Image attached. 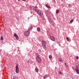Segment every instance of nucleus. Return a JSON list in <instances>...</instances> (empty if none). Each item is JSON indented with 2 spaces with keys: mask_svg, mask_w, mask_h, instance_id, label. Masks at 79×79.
I'll list each match as a JSON object with an SVG mask.
<instances>
[{
  "mask_svg": "<svg viewBox=\"0 0 79 79\" xmlns=\"http://www.w3.org/2000/svg\"><path fill=\"white\" fill-rule=\"evenodd\" d=\"M29 9H30V10H32V6H30Z\"/></svg>",
  "mask_w": 79,
  "mask_h": 79,
  "instance_id": "22",
  "label": "nucleus"
},
{
  "mask_svg": "<svg viewBox=\"0 0 79 79\" xmlns=\"http://www.w3.org/2000/svg\"><path fill=\"white\" fill-rule=\"evenodd\" d=\"M35 70L37 73H38L39 72V69H38V68H35Z\"/></svg>",
  "mask_w": 79,
  "mask_h": 79,
  "instance_id": "16",
  "label": "nucleus"
},
{
  "mask_svg": "<svg viewBox=\"0 0 79 79\" xmlns=\"http://www.w3.org/2000/svg\"><path fill=\"white\" fill-rule=\"evenodd\" d=\"M49 59H52V55H49Z\"/></svg>",
  "mask_w": 79,
  "mask_h": 79,
  "instance_id": "18",
  "label": "nucleus"
},
{
  "mask_svg": "<svg viewBox=\"0 0 79 79\" xmlns=\"http://www.w3.org/2000/svg\"><path fill=\"white\" fill-rule=\"evenodd\" d=\"M51 40L52 41H55V38L53 36H51L50 37Z\"/></svg>",
  "mask_w": 79,
  "mask_h": 79,
  "instance_id": "8",
  "label": "nucleus"
},
{
  "mask_svg": "<svg viewBox=\"0 0 79 79\" xmlns=\"http://www.w3.org/2000/svg\"><path fill=\"white\" fill-rule=\"evenodd\" d=\"M59 12H60V10H57L56 11V14H58L59 13Z\"/></svg>",
  "mask_w": 79,
  "mask_h": 79,
  "instance_id": "14",
  "label": "nucleus"
},
{
  "mask_svg": "<svg viewBox=\"0 0 79 79\" xmlns=\"http://www.w3.org/2000/svg\"><path fill=\"white\" fill-rule=\"evenodd\" d=\"M14 36L15 37L16 40H19V37L18 36V35L16 33L14 34Z\"/></svg>",
  "mask_w": 79,
  "mask_h": 79,
  "instance_id": "7",
  "label": "nucleus"
},
{
  "mask_svg": "<svg viewBox=\"0 0 79 79\" xmlns=\"http://www.w3.org/2000/svg\"><path fill=\"white\" fill-rule=\"evenodd\" d=\"M49 22L50 23V24H51V23H53V21H49Z\"/></svg>",
  "mask_w": 79,
  "mask_h": 79,
  "instance_id": "25",
  "label": "nucleus"
},
{
  "mask_svg": "<svg viewBox=\"0 0 79 79\" xmlns=\"http://www.w3.org/2000/svg\"><path fill=\"white\" fill-rule=\"evenodd\" d=\"M53 2L55 3H56V1L55 0H53Z\"/></svg>",
  "mask_w": 79,
  "mask_h": 79,
  "instance_id": "29",
  "label": "nucleus"
},
{
  "mask_svg": "<svg viewBox=\"0 0 79 79\" xmlns=\"http://www.w3.org/2000/svg\"><path fill=\"white\" fill-rule=\"evenodd\" d=\"M16 76H15L13 77V79H16Z\"/></svg>",
  "mask_w": 79,
  "mask_h": 79,
  "instance_id": "23",
  "label": "nucleus"
},
{
  "mask_svg": "<svg viewBox=\"0 0 79 79\" xmlns=\"http://www.w3.org/2000/svg\"><path fill=\"white\" fill-rule=\"evenodd\" d=\"M35 56H36V57H39V55L38 53H36Z\"/></svg>",
  "mask_w": 79,
  "mask_h": 79,
  "instance_id": "17",
  "label": "nucleus"
},
{
  "mask_svg": "<svg viewBox=\"0 0 79 79\" xmlns=\"http://www.w3.org/2000/svg\"><path fill=\"white\" fill-rule=\"evenodd\" d=\"M36 60L37 61L38 63H40L42 62V59L39 57H36Z\"/></svg>",
  "mask_w": 79,
  "mask_h": 79,
  "instance_id": "5",
  "label": "nucleus"
},
{
  "mask_svg": "<svg viewBox=\"0 0 79 79\" xmlns=\"http://www.w3.org/2000/svg\"><path fill=\"white\" fill-rule=\"evenodd\" d=\"M35 11H36L37 14L40 16H42L43 15V12L42 11L37 9H35Z\"/></svg>",
  "mask_w": 79,
  "mask_h": 79,
  "instance_id": "1",
  "label": "nucleus"
},
{
  "mask_svg": "<svg viewBox=\"0 0 79 79\" xmlns=\"http://www.w3.org/2000/svg\"><path fill=\"white\" fill-rule=\"evenodd\" d=\"M74 21V20L73 19H71V20H70V23H72Z\"/></svg>",
  "mask_w": 79,
  "mask_h": 79,
  "instance_id": "19",
  "label": "nucleus"
},
{
  "mask_svg": "<svg viewBox=\"0 0 79 79\" xmlns=\"http://www.w3.org/2000/svg\"><path fill=\"white\" fill-rule=\"evenodd\" d=\"M37 31L38 32H40V28L39 27L37 28Z\"/></svg>",
  "mask_w": 79,
  "mask_h": 79,
  "instance_id": "12",
  "label": "nucleus"
},
{
  "mask_svg": "<svg viewBox=\"0 0 79 79\" xmlns=\"http://www.w3.org/2000/svg\"><path fill=\"white\" fill-rule=\"evenodd\" d=\"M76 60H78L79 59V57L78 56H77L76 57Z\"/></svg>",
  "mask_w": 79,
  "mask_h": 79,
  "instance_id": "24",
  "label": "nucleus"
},
{
  "mask_svg": "<svg viewBox=\"0 0 79 79\" xmlns=\"http://www.w3.org/2000/svg\"><path fill=\"white\" fill-rule=\"evenodd\" d=\"M50 76V75L48 74H47L45 75L44 77V79H46L47 77H49Z\"/></svg>",
  "mask_w": 79,
  "mask_h": 79,
  "instance_id": "9",
  "label": "nucleus"
},
{
  "mask_svg": "<svg viewBox=\"0 0 79 79\" xmlns=\"http://www.w3.org/2000/svg\"><path fill=\"white\" fill-rule=\"evenodd\" d=\"M45 6H46L47 8H48V9H50V6H48V4L46 5Z\"/></svg>",
  "mask_w": 79,
  "mask_h": 79,
  "instance_id": "11",
  "label": "nucleus"
},
{
  "mask_svg": "<svg viewBox=\"0 0 79 79\" xmlns=\"http://www.w3.org/2000/svg\"><path fill=\"white\" fill-rule=\"evenodd\" d=\"M1 40H3V37L2 36H1Z\"/></svg>",
  "mask_w": 79,
  "mask_h": 79,
  "instance_id": "20",
  "label": "nucleus"
},
{
  "mask_svg": "<svg viewBox=\"0 0 79 79\" xmlns=\"http://www.w3.org/2000/svg\"><path fill=\"white\" fill-rule=\"evenodd\" d=\"M33 10H35V9H33Z\"/></svg>",
  "mask_w": 79,
  "mask_h": 79,
  "instance_id": "33",
  "label": "nucleus"
},
{
  "mask_svg": "<svg viewBox=\"0 0 79 79\" xmlns=\"http://www.w3.org/2000/svg\"><path fill=\"white\" fill-rule=\"evenodd\" d=\"M35 8H37V6H35Z\"/></svg>",
  "mask_w": 79,
  "mask_h": 79,
  "instance_id": "30",
  "label": "nucleus"
},
{
  "mask_svg": "<svg viewBox=\"0 0 79 79\" xmlns=\"http://www.w3.org/2000/svg\"><path fill=\"white\" fill-rule=\"evenodd\" d=\"M59 61H60V62H63V59L60 58L59 59Z\"/></svg>",
  "mask_w": 79,
  "mask_h": 79,
  "instance_id": "13",
  "label": "nucleus"
},
{
  "mask_svg": "<svg viewBox=\"0 0 79 79\" xmlns=\"http://www.w3.org/2000/svg\"><path fill=\"white\" fill-rule=\"evenodd\" d=\"M55 69H57V68H56V67H55Z\"/></svg>",
  "mask_w": 79,
  "mask_h": 79,
  "instance_id": "32",
  "label": "nucleus"
},
{
  "mask_svg": "<svg viewBox=\"0 0 79 79\" xmlns=\"http://www.w3.org/2000/svg\"><path fill=\"white\" fill-rule=\"evenodd\" d=\"M22 1H23V2H26V0H22Z\"/></svg>",
  "mask_w": 79,
  "mask_h": 79,
  "instance_id": "31",
  "label": "nucleus"
},
{
  "mask_svg": "<svg viewBox=\"0 0 79 79\" xmlns=\"http://www.w3.org/2000/svg\"><path fill=\"white\" fill-rule=\"evenodd\" d=\"M61 74H62V73H61V72H59V74H60V75Z\"/></svg>",
  "mask_w": 79,
  "mask_h": 79,
  "instance_id": "26",
  "label": "nucleus"
},
{
  "mask_svg": "<svg viewBox=\"0 0 79 79\" xmlns=\"http://www.w3.org/2000/svg\"><path fill=\"white\" fill-rule=\"evenodd\" d=\"M49 21H50L52 20V18L50 17H49L48 18Z\"/></svg>",
  "mask_w": 79,
  "mask_h": 79,
  "instance_id": "15",
  "label": "nucleus"
},
{
  "mask_svg": "<svg viewBox=\"0 0 79 79\" xmlns=\"http://www.w3.org/2000/svg\"><path fill=\"white\" fill-rule=\"evenodd\" d=\"M38 51H39V52H40H40H41V50L40 49H39L38 50Z\"/></svg>",
  "mask_w": 79,
  "mask_h": 79,
  "instance_id": "27",
  "label": "nucleus"
},
{
  "mask_svg": "<svg viewBox=\"0 0 79 79\" xmlns=\"http://www.w3.org/2000/svg\"><path fill=\"white\" fill-rule=\"evenodd\" d=\"M32 24H31L30 25V28H29V29L30 30H32Z\"/></svg>",
  "mask_w": 79,
  "mask_h": 79,
  "instance_id": "10",
  "label": "nucleus"
},
{
  "mask_svg": "<svg viewBox=\"0 0 79 79\" xmlns=\"http://www.w3.org/2000/svg\"><path fill=\"white\" fill-rule=\"evenodd\" d=\"M76 68H75V71L77 73L79 74V70L78 69V67H77V65L76 66Z\"/></svg>",
  "mask_w": 79,
  "mask_h": 79,
  "instance_id": "6",
  "label": "nucleus"
},
{
  "mask_svg": "<svg viewBox=\"0 0 79 79\" xmlns=\"http://www.w3.org/2000/svg\"><path fill=\"white\" fill-rule=\"evenodd\" d=\"M18 1H20V0H18Z\"/></svg>",
  "mask_w": 79,
  "mask_h": 79,
  "instance_id": "35",
  "label": "nucleus"
},
{
  "mask_svg": "<svg viewBox=\"0 0 79 79\" xmlns=\"http://www.w3.org/2000/svg\"><path fill=\"white\" fill-rule=\"evenodd\" d=\"M66 39L67 40V41H69V38L68 37H67L66 38Z\"/></svg>",
  "mask_w": 79,
  "mask_h": 79,
  "instance_id": "21",
  "label": "nucleus"
},
{
  "mask_svg": "<svg viewBox=\"0 0 79 79\" xmlns=\"http://www.w3.org/2000/svg\"><path fill=\"white\" fill-rule=\"evenodd\" d=\"M70 6H71V5L68 4V7H69V8L70 7Z\"/></svg>",
  "mask_w": 79,
  "mask_h": 79,
  "instance_id": "28",
  "label": "nucleus"
},
{
  "mask_svg": "<svg viewBox=\"0 0 79 79\" xmlns=\"http://www.w3.org/2000/svg\"><path fill=\"white\" fill-rule=\"evenodd\" d=\"M30 31L29 30H28V31H25L24 33V35L26 37H28L29 35V33Z\"/></svg>",
  "mask_w": 79,
  "mask_h": 79,
  "instance_id": "3",
  "label": "nucleus"
},
{
  "mask_svg": "<svg viewBox=\"0 0 79 79\" xmlns=\"http://www.w3.org/2000/svg\"><path fill=\"white\" fill-rule=\"evenodd\" d=\"M42 45L43 48L46 50L47 49V42L44 40H42Z\"/></svg>",
  "mask_w": 79,
  "mask_h": 79,
  "instance_id": "2",
  "label": "nucleus"
},
{
  "mask_svg": "<svg viewBox=\"0 0 79 79\" xmlns=\"http://www.w3.org/2000/svg\"><path fill=\"white\" fill-rule=\"evenodd\" d=\"M19 71V68H18V64H17L15 67V72L16 73H18Z\"/></svg>",
  "mask_w": 79,
  "mask_h": 79,
  "instance_id": "4",
  "label": "nucleus"
},
{
  "mask_svg": "<svg viewBox=\"0 0 79 79\" xmlns=\"http://www.w3.org/2000/svg\"><path fill=\"white\" fill-rule=\"evenodd\" d=\"M65 64H66V63H65Z\"/></svg>",
  "mask_w": 79,
  "mask_h": 79,
  "instance_id": "34",
  "label": "nucleus"
},
{
  "mask_svg": "<svg viewBox=\"0 0 79 79\" xmlns=\"http://www.w3.org/2000/svg\"><path fill=\"white\" fill-rule=\"evenodd\" d=\"M32 7H33V8H34V6H32Z\"/></svg>",
  "mask_w": 79,
  "mask_h": 79,
  "instance_id": "36",
  "label": "nucleus"
}]
</instances>
